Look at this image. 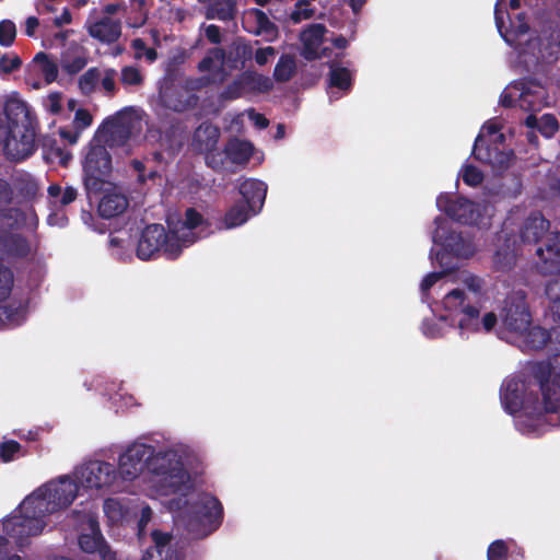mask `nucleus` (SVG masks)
Wrapping results in <instances>:
<instances>
[{"label":"nucleus","mask_w":560,"mask_h":560,"mask_svg":"<svg viewBox=\"0 0 560 560\" xmlns=\"http://www.w3.org/2000/svg\"><path fill=\"white\" fill-rule=\"evenodd\" d=\"M182 250L183 245L176 232H167L162 224L153 223L143 229L137 246V256L148 260L162 252L166 258L176 259Z\"/></svg>","instance_id":"5"},{"label":"nucleus","mask_w":560,"mask_h":560,"mask_svg":"<svg viewBox=\"0 0 560 560\" xmlns=\"http://www.w3.org/2000/svg\"><path fill=\"white\" fill-rule=\"evenodd\" d=\"M314 15V9L310 8L307 1L300 0L295 4V9L291 14V19L294 22H300L302 20H308Z\"/></svg>","instance_id":"52"},{"label":"nucleus","mask_w":560,"mask_h":560,"mask_svg":"<svg viewBox=\"0 0 560 560\" xmlns=\"http://www.w3.org/2000/svg\"><path fill=\"white\" fill-rule=\"evenodd\" d=\"M22 446L15 440L3 441L0 444V459L3 463L14 460L21 454Z\"/></svg>","instance_id":"40"},{"label":"nucleus","mask_w":560,"mask_h":560,"mask_svg":"<svg viewBox=\"0 0 560 560\" xmlns=\"http://www.w3.org/2000/svg\"><path fill=\"white\" fill-rule=\"evenodd\" d=\"M254 152V147L249 141L240 140L237 138L231 139L224 148L226 158L235 164H246Z\"/></svg>","instance_id":"25"},{"label":"nucleus","mask_w":560,"mask_h":560,"mask_svg":"<svg viewBox=\"0 0 560 560\" xmlns=\"http://www.w3.org/2000/svg\"><path fill=\"white\" fill-rule=\"evenodd\" d=\"M142 560H173L172 555L167 551L156 548H148Z\"/></svg>","instance_id":"63"},{"label":"nucleus","mask_w":560,"mask_h":560,"mask_svg":"<svg viewBox=\"0 0 560 560\" xmlns=\"http://www.w3.org/2000/svg\"><path fill=\"white\" fill-rule=\"evenodd\" d=\"M458 280L464 288L453 289L444 295V310L460 315L458 328L462 335L480 330L491 331L498 322L497 315L488 312L480 317L485 280L466 270L459 273Z\"/></svg>","instance_id":"1"},{"label":"nucleus","mask_w":560,"mask_h":560,"mask_svg":"<svg viewBox=\"0 0 560 560\" xmlns=\"http://www.w3.org/2000/svg\"><path fill=\"white\" fill-rule=\"evenodd\" d=\"M21 66H22V59L18 55H14L12 57H10L8 55H3L0 58V72H2V73L10 74V73L19 70L21 68Z\"/></svg>","instance_id":"51"},{"label":"nucleus","mask_w":560,"mask_h":560,"mask_svg":"<svg viewBox=\"0 0 560 560\" xmlns=\"http://www.w3.org/2000/svg\"><path fill=\"white\" fill-rule=\"evenodd\" d=\"M276 55V49L271 46H267L264 48H258L255 54L253 52V57L255 58V61L259 66H265L269 58Z\"/></svg>","instance_id":"58"},{"label":"nucleus","mask_w":560,"mask_h":560,"mask_svg":"<svg viewBox=\"0 0 560 560\" xmlns=\"http://www.w3.org/2000/svg\"><path fill=\"white\" fill-rule=\"evenodd\" d=\"M471 154L477 161L499 168H506L514 158L512 150L501 151L497 145L488 144L480 133L475 139Z\"/></svg>","instance_id":"17"},{"label":"nucleus","mask_w":560,"mask_h":560,"mask_svg":"<svg viewBox=\"0 0 560 560\" xmlns=\"http://www.w3.org/2000/svg\"><path fill=\"white\" fill-rule=\"evenodd\" d=\"M16 36L15 24L10 20H2L0 22V45L9 47L13 44Z\"/></svg>","instance_id":"43"},{"label":"nucleus","mask_w":560,"mask_h":560,"mask_svg":"<svg viewBox=\"0 0 560 560\" xmlns=\"http://www.w3.org/2000/svg\"><path fill=\"white\" fill-rule=\"evenodd\" d=\"M19 191L27 198H33L37 195L38 185L31 176H24L18 179Z\"/></svg>","instance_id":"48"},{"label":"nucleus","mask_w":560,"mask_h":560,"mask_svg":"<svg viewBox=\"0 0 560 560\" xmlns=\"http://www.w3.org/2000/svg\"><path fill=\"white\" fill-rule=\"evenodd\" d=\"M153 447L143 443H135L127 447V450L119 456L117 474L124 480H133L147 466L149 469V462L154 456Z\"/></svg>","instance_id":"12"},{"label":"nucleus","mask_w":560,"mask_h":560,"mask_svg":"<svg viewBox=\"0 0 560 560\" xmlns=\"http://www.w3.org/2000/svg\"><path fill=\"white\" fill-rule=\"evenodd\" d=\"M436 207L460 224L477 225L482 219L479 205L463 197L454 199L447 194H441L436 198Z\"/></svg>","instance_id":"9"},{"label":"nucleus","mask_w":560,"mask_h":560,"mask_svg":"<svg viewBox=\"0 0 560 560\" xmlns=\"http://www.w3.org/2000/svg\"><path fill=\"white\" fill-rule=\"evenodd\" d=\"M550 222L539 211L532 212L524 221L520 235L523 243L537 244L548 233Z\"/></svg>","instance_id":"21"},{"label":"nucleus","mask_w":560,"mask_h":560,"mask_svg":"<svg viewBox=\"0 0 560 560\" xmlns=\"http://www.w3.org/2000/svg\"><path fill=\"white\" fill-rule=\"evenodd\" d=\"M78 495V485L69 477L60 478L57 482L47 483L39 488L30 498H37L47 503V516L54 512L68 508Z\"/></svg>","instance_id":"8"},{"label":"nucleus","mask_w":560,"mask_h":560,"mask_svg":"<svg viewBox=\"0 0 560 560\" xmlns=\"http://www.w3.org/2000/svg\"><path fill=\"white\" fill-rule=\"evenodd\" d=\"M245 92L240 78L237 77L233 82L228 84L223 90L221 96L225 100H236Z\"/></svg>","instance_id":"54"},{"label":"nucleus","mask_w":560,"mask_h":560,"mask_svg":"<svg viewBox=\"0 0 560 560\" xmlns=\"http://www.w3.org/2000/svg\"><path fill=\"white\" fill-rule=\"evenodd\" d=\"M509 547L502 539L492 541L487 550L488 560H508Z\"/></svg>","instance_id":"42"},{"label":"nucleus","mask_w":560,"mask_h":560,"mask_svg":"<svg viewBox=\"0 0 560 560\" xmlns=\"http://www.w3.org/2000/svg\"><path fill=\"white\" fill-rule=\"evenodd\" d=\"M93 121V117L91 113L85 108H79L74 114V128L82 131L89 126H91Z\"/></svg>","instance_id":"56"},{"label":"nucleus","mask_w":560,"mask_h":560,"mask_svg":"<svg viewBox=\"0 0 560 560\" xmlns=\"http://www.w3.org/2000/svg\"><path fill=\"white\" fill-rule=\"evenodd\" d=\"M112 156L103 144H91L83 163V184L89 200L97 198L108 184Z\"/></svg>","instance_id":"6"},{"label":"nucleus","mask_w":560,"mask_h":560,"mask_svg":"<svg viewBox=\"0 0 560 560\" xmlns=\"http://www.w3.org/2000/svg\"><path fill=\"white\" fill-rule=\"evenodd\" d=\"M161 104L175 113H185L195 109L200 97L190 93L184 84H172L160 91Z\"/></svg>","instance_id":"14"},{"label":"nucleus","mask_w":560,"mask_h":560,"mask_svg":"<svg viewBox=\"0 0 560 560\" xmlns=\"http://www.w3.org/2000/svg\"><path fill=\"white\" fill-rule=\"evenodd\" d=\"M303 43V51L302 55L306 60H315L319 58L318 49L322 44H317L311 40H302Z\"/></svg>","instance_id":"59"},{"label":"nucleus","mask_w":560,"mask_h":560,"mask_svg":"<svg viewBox=\"0 0 560 560\" xmlns=\"http://www.w3.org/2000/svg\"><path fill=\"white\" fill-rule=\"evenodd\" d=\"M236 14V0H213L207 9V19L221 21L234 20Z\"/></svg>","instance_id":"29"},{"label":"nucleus","mask_w":560,"mask_h":560,"mask_svg":"<svg viewBox=\"0 0 560 560\" xmlns=\"http://www.w3.org/2000/svg\"><path fill=\"white\" fill-rule=\"evenodd\" d=\"M559 127L558 119L553 114L546 113L539 118L538 131L546 138H552Z\"/></svg>","instance_id":"39"},{"label":"nucleus","mask_w":560,"mask_h":560,"mask_svg":"<svg viewBox=\"0 0 560 560\" xmlns=\"http://www.w3.org/2000/svg\"><path fill=\"white\" fill-rule=\"evenodd\" d=\"M501 317L508 330L516 334L527 330L532 324V315L524 292H514L505 298Z\"/></svg>","instance_id":"10"},{"label":"nucleus","mask_w":560,"mask_h":560,"mask_svg":"<svg viewBox=\"0 0 560 560\" xmlns=\"http://www.w3.org/2000/svg\"><path fill=\"white\" fill-rule=\"evenodd\" d=\"M253 58V46L250 43L240 39L232 44L226 56V63L232 69H243L247 61Z\"/></svg>","instance_id":"26"},{"label":"nucleus","mask_w":560,"mask_h":560,"mask_svg":"<svg viewBox=\"0 0 560 560\" xmlns=\"http://www.w3.org/2000/svg\"><path fill=\"white\" fill-rule=\"evenodd\" d=\"M248 207L242 201L234 203L224 214V226L232 229L245 223L248 220Z\"/></svg>","instance_id":"33"},{"label":"nucleus","mask_w":560,"mask_h":560,"mask_svg":"<svg viewBox=\"0 0 560 560\" xmlns=\"http://www.w3.org/2000/svg\"><path fill=\"white\" fill-rule=\"evenodd\" d=\"M226 52L223 48H210L206 56L199 61L197 69L200 72H211L215 70L217 73L224 74V63Z\"/></svg>","instance_id":"27"},{"label":"nucleus","mask_w":560,"mask_h":560,"mask_svg":"<svg viewBox=\"0 0 560 560\" xmlns=\"http://www.w3.org/2000/svg\"><path fill=\"white\" fill-rule=\"evenodd\" d=\"M522 335H524L523 341L529 350H541L551 339L550 331L540 326H529Z\"/></svg>","instance_id":"30"},{"label":"nucleus","mask_w":560,"mask_h":560,"mask_svg":"<svg viewBox=\"0 0 560 560\" xmlns=\"http://www.w3.org/2000/svg\"><path fill=\"white\" fill-rule=\"evenodd\" d=\"M530 374L542 396V400L537 401L538 416L549 415L548 423L560 424V372L555 373L549 362L539 361L532 365Z\"/></svg>","instance_id":"4"},{"label":"nucleus","mask_w":560,"mask_h":560,"mask_svg":"<svg viewBox=\"0 0 560 560\" xmlns=\"http://www.w3.org/2000/svg\"><path fill=\"white\" fill-rule=\"evenodd\" d=\"M37 498H25L19 508V514L3 521V532L22 549L30 538L39 535L46 526L47 508Z\"/></svg>","instance_id":"3"},{"label":"nucleus","mask_w":560,"mask_h":560,"mask_svg":"<svg viewBox=\"0 0 560 560\" xmlns=\"http://www.w3.org/2000/svg\"><path fill=\"white\" fill-rule=\"evenodd\" d=\"M19 315V307L13 304L0 305V320H14Z\"/></svg>","instance_id":"64"},{"label":"nucleus","mask_w":560,"mask_h":560,"mask_svg":"<svg viewBox=\"0 0 560 560\" xmlns=\"http://www.w3.org/2000/svg\"><path fill=\"white\" fill-rule=\"evenodd\" d=\"M125 115L122 112H118L114 116L108 117L104 125L108 129L112 136L118 135L121 142H126L130 137V129L124 126Z\"/></svg>","instance_id":"37"},{"label":"nucleus","mask_w":560,"mask_h":560,"mask_svg":"<svg viewBox=\"0 0 560 560\" xmlns=\"http://www.w3.org/2000/svg\"><path fill=\"white\" fill-rule=\"evenodd\" d=\"M203 218L199 211L195 208H188L185 211V220L183 221V226L187 230H194L201 225Z\"/></svg>","instance_id":"55"},{"label":"nucleus","mask_w":560,"mask_h":560,"mask_svg":"<svg viewBox=\"0 0 560 560\" xmlns=\"http://www.w3.org/2000/svg\"><path fill=\"white\" fill-rule=\"evenodd\" d=\"M88 59L84 56H75L71 59H65L62 61L63 70L70 74H77L85 68Z\"/></svg>","instance_id":"50"},{"label":"nucleus","mask_w":560,"mask_h":560,"mask_svg":"<svg viewBox=\"0 0 560 560\" xmlns=\"http://www.w3.org/2000/svg\"><path fill=\"white\" fill-rule=\"evenodd\" d=\"M296 71L295 59L292 55L283 54L278 59L273 69V79L279 83L290 81Z\"/></svg>","instance_id":"32"},{"label":"nucleus","mask_w":560,"mask_h":560,"mask_svg":"<svg viewBox=\"0 0 560 560\" xmlns=\"http://www.w3.org/2000/svg\"><path fill=\"white\" fill-rule=\"evenodd\" d=\"M526 389L524 381L516 377L506 380L501 387V401L504 409L511 415L524 410L526 413L535 415L537 420L547 422L546 419H549V415L538 416L537 401L539 399L537 396L533 411H530L529 399L525 396Z\"/></svg>","instance_id":"11"},{"label":"nucleus","mask_w":560,"mask_h":560,"mask_svg":"<svg viewBox=\"0 0 560 560\" xmlns=\"http://www.w3.org/2000/svg\"><path fill=\"white\" fill-rule=\"evenodd\" d=\"M149 471L159 477L158 483L164 494L182 493L190 488V476L179 460L167 454H158L149 462Z\"/></svg>","instance_id":"7"},{"label":"nucleus","mask_w":560,"mask_h":560,"mask_svg":"<svg viewBox=\"0 0 560 560\" xmlns=\"http://www.w3.org/2000/svg\"><path fill=\"white\" fill-rule=\"evenodd\" d=\"M120 80L125 85H140L143 81V77L138 68L126 66L121 69Z\"/></svg>","instance_id":"47"},{"label":"nucleus","mask_w":560,"mask_h":560,"mask_svg":"<svg viewBox=\"0 0 560 560\" xmlns=\"http://www.w3.org/2000/svg\"><path fill=\"white\" fill-rule=\"evenodd\" d=\"M12 285V271L7 267L0 266V302L4 301L10 295Z\"/></svg>","instance_id":"45"},{"label":"nucleus","mask_w":560,"mask_h":560,"mask_svg":"<svg viewBox=\"0 0 560 560\" xmlns=\"http://www.w3.org/2000/svg\"><path fill=\"white\" fill-rule=\"evenodd\" d=\"M463 182L470 186V187H477L483 182V173L476 166L471 164H467L464 166L463 170Z\"/></svg>","instance_id":"44"},{"label":"nucleus","mask_w":560,"mask_h":560,"mask_svg":"<svg viewBox=\"0 0 560 560\" xmlns=\"http://www.w3.org/2000/svg\"><path fill=\"white\" fill-rule=\"evenodd\" d=\"M545 293L550 301L549 311L552 319L560 324V280H550L546 284Z\"/></svg>","instance_id":"34"},{"label":"nucleus","mask_w":560,"mask_h":560,"mask_svg":"<svg viewBox=\"0 0 560 560\" xmlns=\"http://www.w3.org/2000/svg\"><path fill=\"white\" fill-rule=\"evenodd\" d=\"M88 32L91 37L101 43L113 44L117 42L121 35V23L119 20L104 16L90 24Z\"/></svg>","instance_id":"22"},{"label":"nucleus","mask_w":560,"mask_h":560,"mask_svg":"<svg viewBox=\"0 0 560 560\" xmlns=\"http://www.w3.org/2000/svg\"><path fill=\"white\" fill-rule=\"evenodd\" d=\"M213 82L214 80L211 75H202L198 78H187L183 84L187 88L188 91H190V93H196L209 86Z\"/></svg>","instance_id":"49"},{"label":"nucleus","mask_w":560,"mask_h":560,"mask_svg":"<svg viewBox=\"0 0 560 560\" xmlns=\"http://www.w3.org/2000/svg\"><path fill=\"white\" fill-rule=\"evenodd\" d=\"M34 62L39 65L40 72L47 83L56 81L58 77V66L46 52H37L34 57Z\"/></svg>","instance_id":"36"},{"label":"nucleus","mask_w":560,"mask_h":560,"mask_svg":"<svg viewBox=\"0 0 560 560\" xmlns=\"http://www.w3.org/2000/svg\"><path fill=\"white\" fill-rule=\"evenodd\" d=\"M453 268H445L442 271H433L427 275L420 284L421 291L427 292L429 291L439 280L444 278L446 275H448L452 271Z\"/></svg>","instance_id":"53"},{"label":"nucleus","mask_w":560,"mask_h":560,"mask_svg":"<svg viewBox=\"0 0 560 560\" xmlns=\"http://www.w3.org/2000/svg\"><path fill=\"white\" fill-rule=\"evenodd\" d=\"M152 540L154 542V546L152 548H156L159 550L167 551L170 552V541H171V535L163 533L161 530H153L152 534Z\"/></svg>","instance_id":"57"},{"label":"nucleus","mask_w":560,"mask_h":560,"mask_svg":"<svg viewBox=\"0 0 560 560\" xmlns=\"http://www.w3.org/2000/svg\"><path fill=\"white\" fill-rule=\"evenodd\" d=\"M0 249L8 257L23 259L31 254V244L22 234L7 233L0 236Z\"/></svg>","instance_id":"24"},{"label":"nucleus","mask_w":560,"mask_h":560,"mask_svg":"<svg viewBox=\"0 0 560 560\" xmlns=\"http://www.w3.org/2000/svg\"><path fill=\"white\" fill-rule=\"evenodd\" d=\"M191 511L205 523L219 526L223 517L221 502L209 493L199 494L191 504Z\"/></svg>","instance_id":"18"},{"label":"nucleus","mask_w":560,"mask_h":560,"mask_svg":"<svg viewBox=\"0 0 560 560\" xmlns=\"http://www.w3.org/2000/svg\"><path fill=\"white\" fill-rule=\"evenodd\" d=\"M101 78V72L97 68L93 67L86 70L79 79V88L84 95H90L94 92Z\"/></svg>","instance_id":"38"},{"label":"nucleus","mask_w":560,"mask_h":560,"mask_svg":"<svg viewBox=\"0 0 560 560\" xmlns=\"http://www.w3.org/2000/svg\"><path fill=\"white\" fill-rule=\"evenodd\" d=\"M327 32L326 26L324 24L314 23L307 26L302 34L301 40H311L317 44H323L325 33Z\"/></svg>","instance_id":"41"},{"label":"nucleus","mask_w":560,"mask_h":560,"mask_svg":"<svg viewBox=\"0 0 560 560\" xmlns=\"http://www.w3.org/2000/svg\"><path fill=\"white\" fill-rule=\"evenodd\" d=\"M220 129L215 125L205 121L194 131L191 147L198 153H210L217 150Z\"/></svg>","instance_id":"20"},{"label":"nucleus","mask_w":560,"mask_h":560,"mask_svg":"<svg viewBox=\"0 0 560 560\" xmlns=\"http://www.w3.org/2000/svg\"><path fill=\"white\" fill-rule=\"evenodd\" d=\"M249 14L255 18L256 30L253 32L255 35L269 36V40L278 37V26L269 20L268 15L262 10L254 8L249 11Z\"/></svg>","instance_id":"31"},{"label":"nucleus","mask_w":560,"mask_h":560,"mask_svg":"<svg viewBox=\"0 0 560 560\" xmlns=\"http://www.w3.org/2000/svg\"><path fill=\"white\" fill-rule=\"evenodd\" d=\"M118 474L116 467L107 462L91 460L80 467L77 478L88 489H102L109 487L116 480Z\"/></svg>","instance_id":"13"},{"label":"nucleus","mask_w":560,"mask_h":560,"mask_svg":"<svg viewBox=\"0 0 560 560\" xmlns=\"http://www.w3.org/2000/svg\"><path fill=\"white\" fill-rule=\"evenodd\" d=\"M444 246L450 248L456 256H468V252L464 248V242L460 234H456L454 232L450 233V235L445 238Z\"/></svg>","instance_id":"46"},{"label":"nucleus","mask_w":560,"mask_h":560,"mask_svg":"<svg viewBox=\"0 0 560 560\" xmlns=\"http://www.w3.org/2000/svg\"><path fill=\"white\" fill-rule=\"evenodd\" d=\"M0 117V138L8 159L22 161L35 151L36 120L31 116L25 102L10 98L5 102Z\"/></svg>","instance_id":"2"},{"label":"nucleus","mask_w":560,"mask_h":560,"mask_svg":"<svg viewBox=\"0 0 560 560\" xmlns=\"http://www.w3.org/2000/svg\"><path fill=\"white\" fill-rule=\"evenodd\" d=\"M13 201V189L10 184L0 178V207L8 206Z\"/></svg>","instance_id":"60"},{"label":"nucleus","mask_w":560,"mask_h":560,"mask_svg":"<svg viewBox=\"0 0 560 560\" xmlns=\"http://www.w3.org/2000/svg\"><path fill=\"white\" fill-rule=\"evenodd\" d=\"M238 191L243 197V201L253 213L261 210L266 195L267 185L255 178H248L241 183Z\"/></svg>","instance_id":"19"},{"label":"nucleus","mask_w":560,"mask_h":560,"mask_svg":"<svg viewBox=\"0 0 560 560\" xmlns=\"http://www.w3.org/2000/svg\"><path fill=\"white\" fill-rule=\"evenodd\" d=\"M79 546L84 552L97 553L102 560H116V552L106 542L94 518L89 520L86 532L80 534Z\"/></svg>","instance_id":"15"},{"label":"nucleus","mask_w":560,"mask_h":560,"mask_svg":"<svg viewBox=\"0 0 560 560\" xmlns=\"http://www.w3.org/2000/svg\"><path fill=\"white\" fill-rule=\"evenodd\" d=\"M46 107L49 113L57 115L61 112V94L58 92L50 93L47 97Z\"/></svg>","instance_id":"62"},{"label":"nucleus","mask_w":560,"mask_h":560,"mask_svg":"<svg viewBox=\"0 0 560 560\" xmlns=\"http://www.w3.org/2000/svg\"><path fill=\"white\" fill-rule=\"evenodd\" d=\"M116 71L114 69H107L105 71V75L102 79V88L104 91L110 95H113L116 91L115 78Z\"/></svg>","instance_id":"61"},{"label":"nucleus","mask_w":560,"mask_h":560,"mask_svg":"<svg viewBox=\"0 0 560 560\" xmlns=\"http://www.w3.org/2000/svg\"><path fill=\"white\" fill-rule=\"evenodd\" d=\"M245 91L267 93L272 88V81L262 74L254 71H244L238 75Z\"/></svg>","instance_id":"28"},{"label":"nucleus","mask_w":560,"mask_h":560,"mask_svg":"<svg viewBox=\"0 0 560 560\" xmlns=\"http://www.w3.org/2000/svg\"><path fill=\"white\" fill-rule=\"evenodd\" d=\"M328 81L331 88H337L346 92L352 86L351 73L343 67L331 66Z\"/></svg>","instance_id":"35"},{"label":"nucleus","mask_w":560,"mask_h":560,"mask_svg":"<svg viewBox=\"0 0 560 560\" xmlns=\"http://www.w3.org/2000/svg\"><path fill=\"white\" fill-rule=\"evenodd\" d=\"M537 269L540 273L560 275V232L551 233L544 246L536 249Z\"/></svg>","instance_id":"16"},{"label":"nucleus","mask_w":560,"mask_h":560,"mask_svg":"<svg viewBox=\"0 0 560 560\" xmlns=\"http://www.w3.org/2000/svg\"><path fill=\"white\" fill-rule=\"evenodd\" d=\"M129 206L126 195L115 190L105 192L98 201L97 211L104 219H112L122 214Z\"/></svg>","instance_id":"23"}]
</instances>
